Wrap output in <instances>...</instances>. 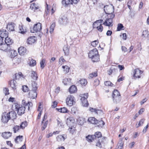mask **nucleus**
Here are the masks:
<instances>
[{"label": "nucleus", "mask_w": 149, "mask_h": 149, "mask_svg": "<svg viewBox=\"0 0 149 149\" xmlns=\"http://www.w3.org/2000/svg\"><path fill=\"white\" fill-rule=\"evenodd\" d=\"M104 84L105 86H112L113 84L110 82V81H106L104 82Z\"/></svg>", "instance_id": "obj_53"}, {"label": "nucleus", "mask_w": 149, "mask_h": 149, "mask_svg": "<svg viewBox=\"0 0 149 149\" xmlns=\"http://www.w3.org/2000/svg\"><path fill=\"white\" fill-rule=\"evenodd\" d=\"M80 96L81 97V100H85V102H87V98L88 96V93H84L83 94H81Z\"/></svg>", "instance_id": "obj_33"}, {"label": "nucleus", "mask_w": 149, "mask_h": 149, "mask_svg": "<svg viewBox=\"0 0 149 149\" xmlns=\"http://www.w3.org/2000/svg\"><path fill=\"white\" fill-rule=\"evenodd\" d=\"M113 101L114 103H117L120 102L121 100V96H119L112 97Z\"/></svg>", "instance_id": "obj_34"}, {"label": "nucleus", "mask_w": 149, "mask_h": 149, "mask_svg": "<svg viewBox=\"0 0 149 149\" xmlns=\"http://www.w3.org/2000/svg\"><path fill=\"white\" fill-rule=\"evenodd\" d=\"M104 10L107 14L113 13L114 12V7L111 5H106L104 6Z\"/></svg>", "instance_id": "obj_5"}, {"label": "nucleus", "mask_w": 149, "mask_h": 149, "mask_svg": "<svg viewBox=\"0 0 149 149\" xmlns=\"http://www.w3.org/2000/svg\"><path fill=\"white\" fill-rule=\"evenodd\" d=\"M74 97L73 96L69 95L66 100L67 104L69 106H72L75 103Z\"/></svg>", "instance_id": "obj_4"}, {"label": "nucleus", "mask_w": 149, "mask_h": 149, "mask_svg": "<svg viewBox=\"0 0 149 149\" xmlns=\"http://www.w3.org/2000/svg\"><path fill=\"white\" fill-rule=\"evenodd\" d=\"M22 104L24 107L25 108V109L27 108L28 111H29L30 108L33 106V104L32 102H26L24 100H22Z\"/></svg>", "instance_id": "obj_9"}, {"label": "nucleus", "mask_w": 149, "mask_h": 149, "mask_svg": "<svg viewBox=\"0 0 149 149\" xmlns=\"http://www.w3.org/2000/svg\"><path fill=\"white\" fill-rule=\"evenodd\" d=\"M5 43L9 45H12L13 43V40L8 37H7L5 38Z\"/></svg>", "instance_id": "obj_32"}, {"label": "nucleus", "mask_w": 149, "mask_h": 149, "mask_svg": "<svg viewBox=\"0 0 149 149\" xmlns=\"http://www.w3.org/2000/svg\"><path fill=\"white\" fill-rule=\"evenodd\" d=\"M103 21V20L100 19L98 20L95 22L93 24V27L94 28L96 29L97 26H99L102 24V23Z\"/></svg>", "instance_id": "obj_23"}, {"label": "nucleus", "mask_w": 149, "mask_h": 149, "mask_svg": "<svg viewBox=\"0 0 149 149\" xmlns=\"http://www.w3.org/2000/svg\"><path fill=\"white\" fill-rule=\"evenodd\" d=\"M68 19L65 16L61 17L59 20V23L61 24L66 25L68 23Z\"/></svg>", "instance_id": "obj_13"}, {"label": "nucleus", "mask_w": 149, "mask_h": 149, "mask_svg": "<svg viewBox=\"0 0 149 149\" xmlns=\"http://www.w3.org/2000/svg\"><path fill=\"white\" fill-rule=\"evenodd\" d=\"M89 110L91 112H95L96 113H97V111H100L99 109H94L93 108H90Z\"/></svg>", "instance_id": "obj_63"}, {"label": "nucleus", "mask_w": 149, "mask_h": 149, "mask_svg": "<svg viewBox=\"0 0 149 149\" xmlns=\"http://www.w3.org/2000/svg\"><path fill=\"white\" fill-rule=\"evenodd\" d=\"M124 27L123 24H118V26L117 27V31H120L121 29H122V28Z\"/></svg>", "instance_id": "obj_57"}, {"label": "nucleus", "mask_w": 149, "mask_h": 149, "mask_svg": "<svg viewBox=\"0 0 149 149\" xmlns=\"http://www.w3.org/2000/svg\"><path fill=\"white\" fill-rule=\"evenodd\" d=\"M62 68L64 70V71L65 73H68L69 72L70 68L67 65L63 66Z\"/></svg>", "instance_id": "obj_49"}, {"label": "nucleus", "mask_w": 149, "mask_h": 149, "mask_svg": "<svg viewBox=\"0 0 149 149\" xmlns=\"http://www.w3.org/2000/svg\"><path fill=\"white\" fill-rule=\"evenodd\" d=\"M88 120L90 123L93 124H97V123H98V120L93 117L89 118Z\"/></svg>", "instance_id": "obj_26"}, {"label": "nucleus", "mask_w": 149, "mask_h": 149, "mask_svg": "<svg viewBox=\"0 0 149 149\" xmlns=\"http://www.w3.org/2000/svg\"><path fill=\"white\" fill-rule=\"evenodd\" d=\"M97 72H93L89 74V77L91 78H93L94 77L97 76Z\"/></svg>", "instance_id": "obj_51"}, {"label": "nucleus", "mask_w": 149, "mask_h": 149, "mask_svg": "<svg viewBox=\"0 0 149 149\" xmlns=\"http://www.w3.org/2000/svg\"><path fill=\"white\" fill-rule=\"evenodd\" d=\"M19 32L22 34H24L26 32V30L23 26L19 27Z\"/></svg>", "instance_id": "obj_41"}, {"label": "nucleus", "mask_w": 149, "mask_h": 149, "mask_svg": "<svg viewBox=\"0 0 149 149\" xmlns=\"http://www.w3.org/2000/svg\"><path fill=\"white\" fill-rule=\"evenodd\" d=\"M119 96H120V95L119 92L117 90H114L112 93V97Z\"/></svg>", "instance_id": "obj_37"}, {"label": "nucleus", "mask_w": 149, "mask_h": 149, "mask_svg": "<svg viewBox=\"0 0 149 149\" xmlns=\"http://www.w3.org/2000/svg\"><path fill=\"white\" fill-rule=\"evenodd\" d=\"M33 30H31V31L32 33L38 32H40L42 29V25L40 23L35 24L33 28Z\"/></svg>", "instance_id": "obj_6"}, {"label": "nucleus", "mask_w": 149, "mask_h": 149, "mask_svg": "<svg viewBox=\"0 0 149 149\" xmlns=\"http://www.w3.org/2000/svg\"><path fill=\"white\" fill-rule=\"evenodd\" d=\"M3 91L5 95H7L9 94V90L8 88H3Z\"/></svg>", "instance_id": "obj_60"}, {"label": "nucleus", "mask_w": 149, "mask_h": 149, "mask_svg": "<svg viewBox=\"0 0 149 149\" xmlns=\"http://www.w3.org/2000/svg\"><path fill=\"white\" fill-rule=\"evenodd\" d=\"M143 73V71L139 68L135 69L134 70L133 77L135 79H136L137 78H141V75Z\"/></svg>", "instance_id": "obj_7"}, {"label": "nucleus", "mask_w": 149, "mask_h": 149, "mask_svg": "<svg viewBox=\"0 0 149 149\" xmlns=\"http://www.w3.org/2000/svg\"><path fill=\"white\" fill-rule=\"evenodd\" d=\"M77 83L78 85L85 86L87 84V81L86 79H82L78 81Z\"/></svg>", "instance_id": "obj_22"}, {"label": "nucleus", "mask_w": 149, "mask_h": 149, "mask_svg": "<svg viewBox=\"0 0 149 149\" xmlns=\"http://www.w3.org/2000/svg\"><path fill=\"white\" fill-rule=\"evenodd\" d=\"M15 24L13 23H8L7 25V29L9 31H14L15 30Z\"/></svg>", "instance_id": "obj_16"}, {"label": "nucleus", "mask_w": 149, "mask_h": 149, "mask_svg": "<svg viewBox=\"0 0 149 149\" xmlns=\"http://www.w3.org/2000/svg\"><path fill=\"white\" fill-rule=\"evenodd\" d=\"M67 138L66 135L65 134L59 135L56 137V139L57 141L60 142L64 141Z\"/></svg>", "instance_id": "obj_18"}, {"label": "nucleus", "mask_w": 149, "mask_h": 149, "mask_svg": "<svg viewBox=\"0 0 149 149\" xmlns=\"http://www.w3.org/2000/svg\"><path fill=\"white\" fill-rule=\"evenodd\" d=\"M99 42L98 40H95L91 42V45L93 47H96L98 45Z\"/></svg>", "instance_id": "obj_55"}, {"label": "nucleus", "mask_w": 149, "mask_h": 149, "mask_svg": "<svg viewBox=\"0 0 149 149\" xmlns=\"http://www.w3.org/2000/svg\"><path fill=\"white\" fill-rule=\"evenodd\" d=\"M8 116L10 119L14 120L17 117V115L16 112L14 111H12L8 113Z\"/></svg>", "instance_id": "obj_15"}, {"label": "nucleus", "mask_w": 149, "mask_h": 149, "mask_svg": "<svg viewBox=\"0 0 149 149\" xmlns=\"http://www.w3.org/2000/svg\"><path fill=\"white\" fill-rule=\"evenodd\" d=\"M61 112L63 113H68V110L66 107L61 108Z\"/></svg>", "instance_id": "obj_61"}, {"label": "nucleus", "mask_w": 149, "mask_h": 149, "mask_svg": "<svg viewBox=\"0 0 149 149\" xmlns=\"http://www.w3.org/2000/svg\"><path fill=\"white\" fill-rule=\"evenodd\" d=\"M9 52H10V56L11 58H14L17 55V53L16 51L13 49H12L11 48L10 51Z\"/></svg>", "instance_id": "obj_28"}, {"label": "nucleus", "mask_w": 149, "mask_h": 149, "mask_svg": "<svg viewBox=\"0 0 149 149\" xmlns=\"http://www.w3.org/2000/svg\"><path fill=\"white\" fill-rule=\"evenodd\" d=\"M23 136H17L15 139V141L16 143H18V142L17 140H18L19 141L21 142L22 141Z\"/></svg>", "instance_id": "obj_44"}, {"label": "nucleus", "mask_w": 149, "mask_h": 149, "mask_svg": "<svg viewBox=\"0 0 149 149\" xmlns=\"http://www.w3.org/2000/svg\"><path fill=\"white\" fill-rule=\"evenodd\" d=\"M68 129L70 132L71 134H73L75 131V127H74V125L72 126H70Z\"/></svg>", "instance_id": "obj_46"}, {"label": "nucleus", "mask_w": 149, "mask_h": 149, "mask_svg": "<svg viewBox=\"0 0 149 149\" xmlns=\"http://www.w3.org/2000/svg\"><path fill=\"white\" fill-rule=\"evenodd\" d=\"M93 136H95V139H97V138L99 139L100 138H101V137L102 136V134L100 132H97L95 133V134ZM103 138H104V137Z\"/></svg>", "instance_id": "obj_36"}, {"label": "nucleus", "mask_w": 149, "mask_h": 149, "mask_svg": "<svg viewBox=\"0 0 149 149\" xmlns=\"http://www.w3.org/2000/svg\"><path fill=\"white\" fill-rule=\"evenodd\" d=\"M10 120L8 116V113L5 112L3 113L2 115V118L1 120L2 122L5 123H7Z\"/></svg>", "instance_id": "obj_10"}, {"label": "nucleus", "mask_w": 149, "mask_h": 149, "mask_svg": "<svg viewBox=\"0 0 149 149\" xmlns=\"http://www.w3.org/2000/svg\"><path fill=\"white\" fill-rule=\"evenodd\" d=\"M16 83V81L14 79L11 80L10 81V86L14 91L16 90L17 88Z\"/></svg>", "instance_id": "obj_31"}, {"label": "nucleus", "mask_w": 149, "mask_h": 149, "mask_svg": "<svg viewBox=\"0 0 149 149\" xmlns=\"http://www.w3.org/2000/svg\"><path fill=\"white\" fill-rule=\"evenodd\" d=\"M22 91L24 92H28L29 90V88L26 85L23 86L22 88Z\"/></svg>", "instance_id": "obj_56"}, {"label": "nucleus", "mask_w": 149, "mask_h": 149, "mask_svg": "<svg viewBox=\"0 0 149 149\" xmlns=\"http://www.w3.org/2000/svg\"><path fill=\"white\" fill-rule=\"evenodd\" d=\"M27 125V122L24 121L22 123L20 127L22 129L24 128Z\"/></svg>", "instance_id": "obj_58"}, {"label": "nucleus", "mask_w": 149, "mask_h": 149, "mask_svg": "<svg viewBox=\"0 0 149 149\" xmlns=\"http://www.w3.org/2000/svg\"><path fill=\"white\" fill-rule=\"evenodd\" d=\"M20 127H19V126L16 125L14 126L13 128V130L14 133H16L18 130H19Z\"/></svg>", "instance_id": "obj_52"}, {"label": "nucleus", "mask_w": 149, "mask_h": 149, "mask_svg": "<svg viewBox=\"0 0 149 149\" xmlns=\"http://www.w3.org/2000/svg\"><path fill=\"white\" fill-rule=\"evenodd\" d=\"M55 27V24H52L50 26V28L49 32L51 33H52L54 29V28Z\"/></svg>", "instance_id": "obj_54"}, {"label": "nucleus", "mask_w": 149, "mask_h": 149, "mask_svg": "<svg viewBox=\"0 0 149 149\" xmlns=\"http://www.w3.org/2000/svg\"><path fill=\"white\" fill-rule=\"evenodd\" d=\"M78 124L81 125H82L85 122L84 119L82 117L79 118L77 120Z\"/></svg>", "instance_id": "obj_35"}, {"label": "nucleus", "mask_w": 149, "mask_h": 149, "mask_svg": "<svg viewBox=\"0 0 149 149\" xmlns=\"http://www.w3.org/2000/svg\"><path fill=\"white\" fill-rule=\"evenodd\" d=\"M71 79L70 78H65V79H63V83L65 85H66L67 84L68 82H70Z\"/></svg>", "instance_id": "obj_47"}, {"label": "nucleus", "mask_w": 149, "mask_h": 149, "mask_svg": "<svg viewBox=\"0 0 149 149\" xmlns=\"http://www.w3.org/2000/svg\"><path fill=\"white\" fill-rule=\"evenodd\" d=\"M8 32L4 29H2L0 31V36L3 38H6L8 36Z\"/></svg>", "instance_id": "obj_17"}, {"label": "nucleus", "mask_w": 149, "mask_h": 149, "mask_svg": "<svg viewBox=\"0 0 149 149\" xmlns=\"http://www.w3.org/2000/svg\"><path fill=\"white\" fill-rule=\"evenodd\" d=\"M32 88L29 93L30 97L32 99H35L37 97V90L38 87L37 83L34 81L32 83Z\"/></svg>", "instance_id": "obj_2"}, {"label": "nucleus", "mask_w": 149, "mask_h": 149, "mask_svg": "<svg viewBox=\"0 0 149 149\" xmlns=\"http://www.w3.org/2000/svg\"><path fill=\"white\" fill-rule=\"evenodd\" d=\"M30 61L29 65L31 66H34L36 65V62L35 60L31 58L29 59Z\"/></svg>", "instance_id": "obj_40"}, {"label": "nucleus", "mask_w": 149, "mask_h": 149, "mask_svg": "<svg viewBox=\"0 0 149 149\" xmlns=\"http://www.w3.org/2000/svg\"><path fill=\"white\" fill-rule=\"evenodd\" d=\"M96 29L99 31L100 32H102L103 31V28L102 26V24L99 26H97V28Z\"/></svg>", "instance_id": "obj_59"}, {"label": "nucleus", "mask_w": 149, "mask_h": 149, "mask_svg": "<svg viewBox=\"0 0 149 149\" xmlns=\"http://www.w3.org/2000/svg\"><path fill=\"white\" fill-rule=\"evenodd\" d=\"M86 140L89 142H91L94 141L95 139V136L93 135H88L86 137Z\"/></svg>", "instance_id": "obj_27"}, {"label": "nucleus", "mask_w": 149, "mask_h": 149, "mask_svg": "<svg viewBox=\"0 0 149 149\" xmlns=\"http://www.w3.org/2000/svg\"><path fill=\"white\" fill-rule=\"evenodd\" d=\"M31 77L34 80H37L38 78L37 74L35 71H31Z\"/></svg>", "instance_id": "obj_30"}, {"label": "nucleus", "mask_w": 149, "mask_h": 149, "mask_svg": "<svg viewBox=\"0 0 149 149\" xmlns=\"http://www.w3.org/2000/svg\"><path fill=\"white\" fill-rule=\"evenodd\" d=\"M97 126L99 127H103V126L104 125L105 123L102 120H101L99 121L98 120V123H97Z\"/></svg>", "instance_id": "obj_43"}, {"label": "nucleus", "mask_w": 149, "mask_h": 149, "mask_svg": "<svg viewBox=\"0 0 149 149\" xmlns=\"http://www.w3.org/2000/svg\"><path fill=\"white\" fill-rule=\"evenodd\" d=\"M37 40V38L34 36H31L29 37L27 40V42L28 44H32L34 43Z\"/></svg>", "instance_id": "obj_14"}, {"label": "nucleus", "mask_w": 149, "mask_h": 149, "mask_svg": "<svg viewBox=\"0 0 149 149\" xmlns=\"http://www.w3.org/2000/svg\"><path fill=\"white\" fill-rule=\"evenodd\" d=\"M111 68L114 73L118 71V67L117 66H113Z\"/></svg>", "instance_id": "obj_62"}, {"label": "nucleus", "mask_w": 149, "mask_h": 149, "mask_svg": "<svg viewBox=\"0 0 149 149\" xmlns=\"http://www.w3.org/2000/svg\"><path fill=\"white\" fill-rule=\"evenodd\" d=\"M113 19L108 18L106 19L105 22L103 23V24L105 26H113Z\"/></svg>", "instance_id": "obj_19"}, {"label": "nucleus", "mask_w": 149, "mask_h": 149, "mask_svg": "<svg viewBox=\"0 0 149 149\" xmlns=\"http://www.w3.org/2000/svg\"><path fill=\"white\" fill-rule=\"evenodd\" d=\"M12 135V133L10 132H5L2 133V136L5 139H8Z\"/></svg>", "instance_id": "obj_25"}, {"label": "nucleus", "mask_w": 149, "mask_h": 149, "mask_svg": "<svg viewBox=\"0 0 149 149\" xmlns=\"http://www.w3.org/2000/svg\"><path fill=\"white\" fill-rule=\"evenodd\" d=\"M48 124V121L47 120L44 123L43 122V123H42V127L41 128L42 130H44L46 127L47 125Z\"/></svg>", "instance_id": "obj_50"}, {"label": "nucleus", "mask_w": 149, "mask_h": 149, "mask_svg": "<svg viewBox=\"0 0 149 149\" xmlns=\"http://www.w3.org/2000/svg\"><path fill=\"white\" fill-rule=\"evenodd\" d=\"M62 3L64 6H66L71 4V1L70 0H62Z\"/></svg>", "instance_id": "obj_39"}, {"label": "nucleus", "mask_w": 149, "mask_h": 149, "mask_svg": "<svg viewBox=\"0 0 149 149\" xmlns=\"http://www.w3.org/2000/svg\"><path fill=\"white\" fill-rule=\"evenodd\" d=\"M104 139L103 138H100L97 140L96 139V146L101 148L102 147V145L104 142Z\"/></svg>", "instance_id": "obj_21"}, {"label": "nucleus", "mask_w": 149, "mask_h": 149, "mask_svg": "<svg viewBox=\"0 0 149 149\" xmlns=\"http://www.w3.org/2000/svg\"><path fill=\"white\" fill-rule=\"evenodd\" d=\"M18 52L20 55H24L26 52V48L24 47H21L19 48Z\"/></svg>", "instance_id": "obj_20"}, {"label": "nucleus", "mask_w": 149, "mask_h": 149, "mask_svg": "<svg viewBox=\"0 0 149 149\" xmlns=\"http://www.w3.org/2000/svg\"><path fill=\"white\" fill-rule=\"evenodd\" d=\"M40 7V6L38 3H34L31 4L30 8L35 12L36 10L39 9Z\"/></svg>", "instance_id": "obj_12"}, {"label": "nucleus", "mask_w": 149, "mask_h": 149, "mask_svg": "<svg viewBox=\"0 0 149 149\" xmlns=\"http://www.w3.org/2000/svg\"><path fill=\"white\" fill-rule=\"evenodd\" d=\"M88 57L93 62L98 61L99 60V56L97 49L95 48L90 51L88 53Z\"/></svg>", "instance_id": "obj_1"}, {"label": "nucleus", "mask_w": 149, "mask_h": 149, "mask_svg": "<svg viewBox=\"0 0 149 149\" xmlns=\"http://www.w3.org/2000/svg\"><path fill=\"white\" fill-rule=\"evenodd\" d=\"M45 59H43L40 62V67L42 69L43 68L45 65Z\"/></svg>", "instance_id": "obj_45"}, {"label": "nucleus", "mask_w": 149, "mask_h": 149, "mask_svg": "<svg viewBox=\"0 0 149 149\" xmlns=\"http://www.w3.org/2000/svg\"><path fill=\"white\" fill-rule=\"evenodd\" d=\"M16 111L19 115L21 116L25 112V108L24 107L22 104L20 105L17 103L15 104Z\"/></svg>", "instance_id": "obj_3"}, {"label": "nucleus", "mask_w": 149, "mask_h": 149, "mask_svg": "<svg viewBox=\"0 0 149 149\" xmlns=\"http://www.w3.org/2000/svg\"><path fill=\"white\" fill-rule=\"evenodd\" d=\"M63 51L65 55L68 56L69 55V49L67 47L64 46L63 48Z\"/></svg>", "instance_id": "obj_42"}, {"label": "nucleus", "mask_w": 149, "mask_h": 149, "mask_svg": "<svg viewBox=\"0 0 149 149\" xmlns=\"http://www.w3.org/2000/svg\"><path fill=\"white\" fill-rule=\"evenodd\" d=\"M145 119H142L140 121L138 125L136 124V127L137 128L138 127H139L141 126L143 124L144 122Z\"/></svg>", "instance_id": "obj_48"}, {"label": "nucleus", "mask_w": 149, "mask_h": 149, "mask_svg": "<svg viewBox=\"0 0 149 149\" xmlns=\"http://www.w3.org/2000/svg\"><path fill=\"white\" fill-rule=\"evenodd\" d=\"M15 78L14 79L15 80H19L20 78L21 77H23V75L21 72H19L17 73H16L15 74Z\"/></svg>", "instance_id": "obj_38"}, {"label": "nucleus", "mask_w": 149, "mask_h": 149, "mask_svg": "<svg viewBox=\"0 0 149 149\" xmlns=\"http://www.w3.org/2000/svg\"><path fill=\"white\" fill-rule=\"evenodd\" d=\"M123 144L124 141H123V139H120L117 145V147L118 149H122L123 147Z\"/></svg>", "instance_id": "obj_29"}, {"label": "nucleus", "mask_w": 149, "mask_h": 149, "mask_svg": "<svg viewBox=\"0 0 149 149\" xmlns=\"http://www.w3.org/2000/svg\"><path fill=\"white\" fill-rule=\"evenodd\" d=\"M10 45L5 43L2 44L0 45V49L5 52H8L11 50Z\"/></svg>", "instance_id": "obj_8"}, {"label": "nucleus", "mask_w": 149, "mask_h": 149, "mask_svg": "<svg viewBox=\"0 0 149 149\" xmlns=\"http://www.w3.org/2000/svg\"><path fill=\"white\" fill-rule=\"evenodd\" d=\"M74 122V118L72 117H70L67 118L66 120V123L69 127L73 126Z\"/></svg>", "instance_id": "obj_11"}, {"label": "nucleus", "mask_w": 149, "mask_h": 149, "mask_svg": "<svg viewBox=\"0 0 149 149\" xmlns=\"http://www.w3.org/2000/svg\"><path fill=\"white\" fill-rule=\"evenodd\" d=\"M77 91V87L74 85L71 86L69 88V92L71 94L75 93Z\"/></svg>", "instance_id": "obj_24"}, {"label": "nucleus", "mask_w": 149, "mask_h": 149, "mask_svg": "<svg viewBox=\"0 0 149 149\" xmlns=\"http://www.w3.org/2000/svg\"><path fill=\"white\" fill-rule=\"evenodd\" d=\"M99 80L98 79H96L95 80L94 83V85L95 86H98L99 84Z\"/></svg>", "instance_id": "obj_64"}]
</instances>
